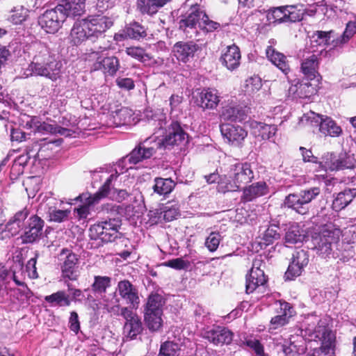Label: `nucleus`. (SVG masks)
I'll use <instances>...</instances> for the list:
<instances>
[{
	"instance_id": "nucleus-1",
	"label": "nucleus",
	"mask_w": 356,
	"mask_h": 356,
	"mask_svg": "<svg viewBox=\"0 0 356 356\" xmlns=\"http://www.w3.org/2000/svg\"><path fill=\"white\" fill-rule=\"evenodd\" d=\"M35 54L26 69V76H40L56 81L61 76L63 64L51 54L49 48L42 43L34 45Z\"/></svg>"
},
{
	"instance_id": "nucleus-2",
	"label": "nucleus",
	"mask_w": 356,
	"mask_h": 356,
	"mask_svg": "<svg viewBox=\"0 0 356 356\" xmlns=\"http://www.w3.org/2000/svg\"><path fill=\"white\" fill-rule=\"evenodd\" d=\"M305 334L312 340L320 341L321 346L314 352V356H334L335 337L327 326L326 319L316 315L308 316L303 323Z\"/></svg>"
},
{
	"instance_id": "nucleus-3",
	"label": "nucleus",
	"mask_w": 356,
	"mask_h": 356,
	"mask_svg": "<svg viewBox=\"0 0 356 356\" xmlns=\"http://www.w3.org/2000/svg\"><path fill=\"white\" fill-rule=\"evenodd\" d=\"M112 25L113 22L105 16H89L74 22L70 35L75 44L86 40L93 41L101 37Z\"/></svg>"
},
{
	"instance_id": "nucleus-4",
	"label": "nucleus",
	"mask_w": 356,
	"mask_h": 356,
	"mask_svg": "<svg viewBox=\"0 0 356 356\" xmlns=\"http://www.w3.org/2000/svg\"><path fill=\"white\" fill-rule=\"evenodd\" d=\"M341 236V230L332 222L321 227L318 232L312 236L313 249L322 257H327L332 252V246L337 243Z\"/></svg>"
},
{
	"instance_id": "nucleus-5",
	"label": "nucleus",
	"mask_w": 356,
	"mask_h": 356,
	"mask_svg": "<svg viewBox=\"0 0 356 356\" xmlns=\"http://www.w3.org/2000/svg\"><path fill=\"white\" fill-rule=\"evenodd\" d=\"M165 299L159 293H152L147 298L144 310V318L147 327L154 332L158 331L162 326L163 307Z\"/></svg>"
},
{
	"instance_id": "nucleus-6",
	"label": "nucleus",
	"mask_w": 356,
	"mask_h": 356,
	"mask_svg": "<svg viewBox=\"0 0 356 356\" xmlns=\"http://www.w3.org/2000/svg\"><path fill=\"white\" fill-rule=\"evenodd\" d=\"M226 177L227 191H234L241 185L250 182L254 178V173L250 163L236 162L230 165Z\"/></svg>"
},
{
	"instance_id": "nucleus-7",
	"label": "nucleus",
	"mask_w": 356,
	"mask_h": 356,
	"mask_svg": "<svg viewBox=\"0 0 356 356\" xmlns=\"http://www.w3.org/2000/svg\"><path fill=\"white\" fill-rule=\"evenodd\" d=\"M120 226V221L115 218L99 222L90 227L89 236L92 240L111 242L118 237Z\"/></svg>"
},
{
	"instance_id": "nucleus-8",
	"label": "nucleus",
	"mask_w": 356,
	"mask_h": 356,
	"mask_svg": "<svg viewBox=\"0 0 356 356\" xmlns=\"http://www.w3.org/2000/svg\"><path fill=\"white\" fill-rule=\"evenodd\" d=\"M156 145L161 148H170L175 145H185L188 143V135L178 122H172L162 139L156 138Z\"/></svg>"
},
{
	"instance_id": "nucleus-9",
	"label": "nucleus",
	"mask_w": 356,
	"mask_h": 356,
	"mask_svg": "<svg viewBox=\"0 0 356 356\" xmlns=\"http://www.w3.org/2000/svg\"><path fill=\"white\" fill-rule=\"evenodd\" d=\"M156 137L151 136L139 143L127 156L122 159V163L128 162L136 165L144 160L151 158L159 149L156 145Z\"/></svg>"
},
{
	"instance_id": "nucleus-10",
	"label": "nucleus",
	"mask_w": 356,
	"mask_h": 356,
	"mask_svg": "<svg viewBox=\"0 0 356 356\" xmlns=\"http://www.w3.org/2000/svg\"><path fill=\"white\" fill-rule=\"evenodd\" d=\"M63 10L62 6H58L47 10L38 19L41 28L48 33H56L66 19L65 15L62 12Z\"/></svg>"
},
{
	"instance_id": "nucleus-11",
	"label": "nucleus",
	"mask_w": 356,
	"mask_h": 356,
	"mask_svg": "<svg viewBox=\"0 0 356 356\" xmlns=\"http://www.w3.org/2000/svg\"><path fill=\"white\" fill-rule=\"evenodd\" d=\"M267 19L270 23L296 22L302 20V13L294 6H280L270 10Z\"/></svg>"
},
{
	"instance_id": "nucleus-12",
	"label": "nucleus",
	"mask_w": 356,
	"mask_h": 356,
	"mask_svg": "<svg viewBox=\"0 0 356 356\" xmlns=\"http://www.w3.org/2000/svg\"><path fill=\"white\" fill-rule=\"evenodd\" d=\"M44 221L37 215H31L27 220L21 235L22 243H33L40 240L42 235Z\"/></svg>"
},
{
	"instance_id": "nucleus-13",
	"label": "nucleus",
	"mask_w": 356,
	"mask_h": 356,
	"mask_svg": "<svg viewBox=\"0 0 356 356\" xmlns=\"http://www.w3.org/2000/svg\"><path fill=\"white\" fill-rule=\"evenodd\" d=\"M120 315L124 318L123 334L127 339L131 340L136 337L142 330V322L139 316L129 307H122Z\"/></svg>"
},
{
	"instance_id": "nucleus-14",
	"label": "nucleus",
	"mask_w": 356,
	"mask_h": 356,
	"mask_svg": "<svg viewBox=\"0 0 356 356\" xmlns=\"http://www.w3.org/2000/svg\"><path fill=\"white\" fill-rule=\"evenodd\" d=\"M204 10L197 4L192 6L185 15L179 22V28L185 33L197 32L196 29L200 28Z\"/></svg>"
},
{
	"instance_id": "nucleus-15",
	"label": "nucleus",
	"mask_w": 356,
	"mask_h": 356,
	"mask_svg": "<svg viewBox=\"0 0 356 356\" xmlns=\"http://www.w3.org/2000/svg\"><path fill=\"white\" fill-rule=\"evenodd\" d=\"M308 252L304 250H297L292 255L288 269L285 273L286 280H293L301 275L305 267L309 263Z\"/></svg>"
},
{
	"instance_id": "nucleus-16",
	"label": "nucleus",
	"mask_w": 356,
	"mask_h": 356,
	"mask_svg": "<svg viewBox=\"0 0 356 356\" xmlns=\"http://www.w3.org/2000/svg\"><path fill=\"white\" fill-rule=\"evenodd\" d=\"M277 315L270 321L269 330H277L286 325L293 316L294 310L289 302L279 300L275 302Z\"/></svg>"
},
{
	"instance_id": "nucleus-17",
	"label": "nucleus",
	"mask_w": 356,
	"mask_h": 356,
	"mask_svg": "<svg viewBox=\"0 0 356 356\" xmlns=\"http://www.w3.org/2000/svg\"><path fill=\"white\" fill-rule=\"evenodd\" d=\"M323 162L319 163V168L327 170H340L346 168H352L353 162L346 155L336 156L334 154L327 153L323 158Z\"/></svg>"
},
{
	"instance_id": "nucleus-18",
	"label": "nucleus",
	"mask_w": 356,
	"mask_h": 356,
	"mask_svg": "<svg viewBox=\"0 0 356 356\" xmlns=\"http://www.w3.org/2000/svg\"><path fill=\"white\" fill-rule=\"evenodd\" d=\"M261 259H254L250 273L246 277L245 291L247 293H252L258 286L264 285L266 279L264 270L260 268Z\"/></svg>"
},
{
	"instance_id": "nucleus-19",
	"label": "nucleus",
	"mask_w": 356,
	"mask_h": 356,
	"mask_svg": "<svg viewBox=\"0 0 356 356\" xmlns=\"http://www.w3.org/2000/svg\"><path fill=\"white\" fill-rule=\"evenodd\" d=\"M60 259L63 261L61 269L63 276L71 280H76L77 255L68 249H63L60 254Z\"/></svg>"
},
{
	"instance_id": "nucleus-20",
	"label": "nucleus",
	"mask_w": 356,
	"mask_h": 356,
	"mask_svg": "<svg viewBox=\"0 0 356 356\" xmlns=\"http://www.w3.org/2000/svg\"><path fill=\"white\" fill-rule=\"evenodd\" d=\"M118 291L120 297L133 309L138 307L140 300L136 287L129 280H122L118 284Z\"/></svg>"
},
{
	"instance_id": "nucleus-21",
	"label": "nucleus",
	"mask_w": 356,
	"mask_h": 356,
	"mask_svg": "<svg viewBox=\"0 0 356 356\" xmlns=\"http://www.w3.org/2000/svg\"><path fill=\"white\" fill-rule=\"evenodd\" d=\"M29 211L26 208L17 211L6 223L5 232H8L6 236L10 237L17 235L21 230H23L26 220L29 218Z\"/></svg>"
},
{
	"instance_id": "nucleus-22",
	"label": "nucleus",
	"mask_w": 356,
	"mask_h": 356,
	"mask_svg": "<svg viewBox=\"0 0 356 356\" xmlns=\"http://www.w3.org/2000/svg\"><path fill=\"white\" fill-rule=\"evenodd\" d=\"M199 49V46L193 42H177L172 49L174 56L183 63L188 62Z\"/></svg>"
},
{
	"instance_id": "nucleus-23",
	"label": "nucleus",
	"mask_w": 356,
	"mask_h": 356,
	"mask_svg": "<svg viewBox=\"0 0 356 356\" xmlns=\"http://www.w3.org/2000/svg\"><path fill=\"white\" fill-rule=\"evenodd\" d=\"M94 70H102L106 76H113L120 68L119 59L114 56H108L102 59L98 58L92 65Z\"/></svg>"
},
{
	"instance_id": "nucleus-24",
	"label": "nucleus",
	"mask_w": 356,
	"mask_h": 356,
	"mask_svg": "<svg viewBox=\"0 0 356 356\" xmlns=\"http://www.w3.org/2000/svg\"><path fill=\"white\" fill-rule=\"evenodd\" d=\"M75 200L81 203L79 207L74 209V214L79 220L87 218L90 213V207L99 203L89 193L80 194Z\"/></svg>"
},
{
	"instance_id": "nucleus-25",
	"label": "nucleus",
	"mask_w": 356,
	"mask_h": 356,
	"mask_svg": "<svg viewBox=\"0 0 356 356\" xmlns=\"http://www.w3.org/2000/svg\"><path fill=\"white\" fill-rule=\"evenodd\" d=\"M220 99L214 90H203L196 98V104L203 109H212L216 107Z\"/></svg>"
},
{
	"instance_id": "nucleus-26",
	"label": "nucleus",
	"mask_w": 356,
	"mask_h": 356,
	"mask_svg": "<svg viewBox=\"0 0 356 356\" xmlns=\"http://www.w3.org/2000/svg\"><path fill=\"white\" fill-rule=\"evenodd\" d=\"M170 0H137V10L142 15L153 16Z\"/></svg>"
},
{
	"instance_id": "nucleus-27",
	"label": "nucleus",
	"mask_w": 356,
	"mask_h": 356,
	"mask_svg": "<svg viewBox=\"0 0 356 356\" xmlns=\"http://www.w3.org/2000/svg\"><path fill=\"white\" fill-rule=\"evenodd\" d=\"M246 136V131L239 125L227 124L224 128V137L233 145H239Z\"/></svg>"
},
{
	"instance_id": "nucleus-28",
	"label": "nucleus",
	"mask_w": 356,
	"mask_h": 356,
	"mask_svg": "<svg viewBox=\"0 0 356 356\" xmlns=\"http://www.w3.org/2000/svg\"><path fill=\"white\" fill-rule=\"evenodd\" d=\"M266 54L268 60L284 74L289 72L290 67L286 57L283 54L276 51L272 46L267 47Z\"/></svg>"
},
{
	"instance_id": "nucleus-29",
	"label": "nucleus",
	"mask_w": 356,
	"mask_h": 356,
	"mask_svg": "<svg viewBox=\"0 0 356 356\" xmlns=\"http://www.w3.org/2000/svg\"><path fill=\"white\" fill-rule=\"evenodd\" d=\"M268 192V189L266 184L264 181H259L243 189L242 199L245 202H250L259 197L266 195Z\"/></svg>"
},
{
	"instance_id": "nucleus-30",
	"label": "nucleus",
	"mask_w": 356,
	"mask_h": 356,
	"mask_svg": "<svg viewBox=\"0 0 356 356\" xmlns=\"http://www.w3.org/2000/svg\"><path fill=\"white\" fill-rule=\"evenodd\" d=\"M58 6H62V12L67 17L80 16L85 10V0H64L63 3L58 4Z\"/></svg>"
},
{
	"instance_id": "nucleus-31",
	"label": "nucleus",
	"mask_w": 356,
	"mask_h": 356,
	"mask_svg": "<svg viewBox=\"0 0 356 356\" xmlns=\"http://www.w3.org/2000/svg\"><path fill=\"white\" fill-rule=\"evenodd\" d=\"M356 196V188H347L339 193L332 202V208L338 211L348 206Z\"/></svg>"
},
{
	"instance_id": "nucleus-32",
	"label": "nucleus",
	"mask_w": 356,
	"mask_h": 356,
	"mask_svg": "<svg viewBox=\"0 0 356 356\" xmlns=\"http://www.w3.org/2000/svg\"><path fill=\"white\" fill-rule=\"evenodd\" d=\"M56 124H51L45 122H41L37 117H31L26 121L25 127L30 129L34 133L55 134Z\"/></svg>"
},
{
	"instance_id": "nucleus-33",
	"label": "nucleus",
	"mask_w": 356,
	"mask_h": 356,
	"mask_svg": "<svg viewBox=\"0 0 356 356\" xmlns=\"http://www.w3.org/2000/svg\"><path fill=\"white\" fill-rule=\"evenodd\" d=\"M241 52L239 48L235 44L227 46L226 53L224 54V63L227 68L233 71L240 65Z\"/></svg>"
},
{
	"instance_id": "nucleus-34",
	"label": "nucleus",
	"mask_w": 356,
	"mask_h": 356,
	"mask_svg": "<svg viewBox=\"0 0 356 356\" xmlns=\"http://www.w3.org/2000/svg\"><path fill=\"white\" fill-rule=\"evenodd\" d=\"M319 131L325 136L331 137H338L342 134V129L340 126L331 118L323 116L321 119Z\"/></svg>"
},
{
	"instance_id": "nucleus-35",
	"label": "nucleus",
	"mask_w": 356,
	"mask_h": 356,
	"mask_svg": "<svg viewBox=\"0 0 356 356\" xmlns=\"http://www.w3.org/2000/svg\"><path fill=\"white\" fill-rule=\"evenodd\" d=\"M304 238V231L298 224H292L286 229L284 242L287 246L302 243Z\"/></svg>"
},
{
	"instance_id": "nucleus-36",
	"label": "nucleus",
	"mask_w": 356,
	"mask_h": 356,
	"mask_svg": "<svg viewBox=\"0 0 356 356\" xmlns=\"http://www.w3.org/2000/svg\"><path fill=\"white\" fill-rule=\"evenodd\" d=\"M318 58L316 54H311L301 63V71L310 79H314L318 73Z\"/></svg>"
},
{
	"instance_id": "nucleus-37",
	"label": "nucleus",
	"mask_w": 356,
	"mask_h": 356,
	"mask_svg": "<svg viewBox=\"0 0 356 356\" xmlns=\"http://www.w3.org/2000/svg\"><path fill=\"white\" fill-rule=\"evenodd\" d=\"M278 227L275 225H270L265 230L262 236L259 237L257 244L261 249L266 248L280 238V235L278 233Z\"/></svg>"
},
{
	"instance_id": "nucleus-38",
	"label": "nucleus",
	"mask_w": 356,
	"mask_h": 356,
	"mask_svg": "<svg viewBox=\"0 0 356 356\" xmlns=\"http://www.w3.org/2000/svg\"><path fill=\"white\" fill-rule=\"evenodd\" d=\"M118 177V175L117 172L111 174L106 179L104 184L99 189V191L97 193L92 194V197L95 200H96L98 202H99V201L102 198L106 197L107 196L111 195V197H112V196L113 195V190H115V188H113L112 183L114 180H116Z\"/></svg>"
},
{
	"instance_id": "nucleus-39",
	"label": "nucleus",
	"mask_w": 356,
	"mask_h": 356,
	"mask_svg": "<svg viewBox=\"0 0 356 356\" xmlns=\"http://www.w3.org/2000/svg\"><path fill=\"white\" fill-rule=\"evenodd\" d=\"M176 183L171 178L156 177L154 179L153 190L160 195H166L172 191Z\"/></svg>"
},
{
	"instance_id": "nucleus-40",
	"label": "nucleus",
	"mask_w": 356,
	"mask_h": 356,
	"mask_svg": "<svg viewBox=\"0 0 356 356\" xmlns=\"http://www.w3.org/2000/svg\"><path fill=\"white\" fill-rule=\"evenodd\" d=\"M44 300L51 307H67L71 304L69 296L64 291H58L44 297Z\"/></svg>"
},
{
	"instance_id": "nucleus-41",
	"label": "nucleus",
	"mask_w": 356,
	"mask_h": 356,
	"mask_svg": "<svg viewBox=\"0 0 356 356\" xmlns=\"http://www.w3.org/2000/svg\"><path fill=\"white\" fill-rule=\"evenodd\" d=\"M284 205L301 215L307 214L309 212V208H306V206L296 193L287 195L284 200Z\"/></svg>"
},
{
	"instance_id": "nucleus-42",
	"label": "nucleus",
	"mask_w": 356,
	"mask_h": 356,
	"mask_svg": "<svg viewBox=\"0 0 356 356\" xmlns=\"http://www.w3.org/2000/svg\"><path fill=\"white\" fill-rule=\"evenodd\" d=\"M145 117L149 125L154 127V129H161L166 124L165 114L160 111L153 112L152 111L147 110Z\"/></svg>"
},
{
	"instance_id": "nucleus-43",
	"label": "nucleus",
	"mask_w": 356,
	"mask_h": 356,
	"mask_svg": "<svg viewBox=\"0 0 356 356\" xmlns=\"http://www.w3.org/2000/svg\"><path fill=\"white\" fill-rule=\"evenodd\" d=\"M111 286V278L108 276L95 275L91 285L92 291L97 294L102 295Z\"/></svg>"
},
{
	"instance_id": "nucleus-44",
	"label": "nucleus",
	"mask_w": 356,
	"mask_h": 356,
	"mask_svg": "<svg viewBox=\"0 0 356 356\" xmlns=\"http://www.w3.org/2000/svg\"><path fill=\"white\" fill-rule=\"evenodd\" d=\"M124 33L127 37L135 40H139L147 36L146 29L138 22L129 24L125 27Z\"/></svg>"
},
{
	"instance_id": "nucleus-45",
	"label": "nucleus",
	"mask_w": 356,
	"mask_h": 356,
	"mask_svg": "<svg viewBox=\"0 0 356 356\" xmlns=\"http://www.w3.org/2000/svg\"><path fill=\"white\" fill-rule=\"evenodd\" d=\"M254 134L260 136L263 140H268L274 136L277 132L275 125H269L262 122H257L254 127Z\"/></svg>"
},
{
	"instance_id": "nucleus-46",
	"label": "nucleus",
	"mask_w": 356,
	"mask_h": 356,
	"mask_svg": "<svg viewBox=\"0 0 356 356\" xmlns=\"http://www.w3.org/2000/svg\"><path fill=\"white\" fill-rule=\"evenodd\" d=\"M179 215V207L177 204H167L161 209L159 218L167 222L172 221Z\"/></svg>"
},
{
	"instance_id": "nucleus-47",
	"label": "nucleus",
	"mask_w": 356,
	"mask_h": 356,
	"mask_svg": "<svg viewBox=\"0 0 356 356\" xmlns=\"http://www.w3.org/2000/svg\"><path fill=\"white\" fill-rule=\"evenodd\" d=\"M323 115L309 111L305 113L300 119L299 124L307 127H320V123Z\"/></svg>"
},
{
	"instance_id": "nucleus-48",
	"label": "nucleus",
	"mask_w": 356,
	"mask_h": 356,
	"mask_svg": "<svg viewBox=\"0 0 356 356\" xmlns=\"http://www.w3.org/2000/svg\"><path fill=\"white\" fill-rule=\"evenodd\" d=\"M321 193L318 187H312L307 190L300 191L296 193L298 197L302 200L306 208H309V204L314 200Z\"/></svg>"
},
{
	"instance_id": "nucleus-49",
	"label": "nucleus",
	"mask_w": 356,
	"mask_h": 356,
	"mask_svg": "<svg viewBox=\"0 0 356 356\" xmlns=\"http://www.w3.org/2000/svg\"><path fill=\"white\" fill-rule=\"evenodd\" d=\"M356 33V22H349L346 24V29L343 35L336 40L333 39L332 42H335L334 46H338L346 43Z\"/></svg>"
},
{
	"instance_id": "nucleus-50",
	"label": "nucleus",
	"mask_w": 356,
	"mask_h": 356,
	"mask_svg": "<svg viewBox=\"0 0 356 356\" xmlns=\"http://www.w3.org/2000/svg\"><path fill=\"white\" fill-rule=\"evenodd\" d=\"M262 87V81L260 77L254 76L248 78L245 82V92L252 95L258 92Z\"/></svg>"
},
{
	"instance_id": "nucleus-51",
	"label": "nucleus",
	"mask_w": 356,
	"mask_h": 356,
	"mask_svg": "<svg viewBox=\"0 0 356 356\" xmlns=\"http://www.w3.org/2000/svg\"><path fill=\"white\" fill-rule=\"evenodd\" d=\"M131 117V111L127 108H122L113 114V122L117 127L124 125L130 122Z\"/></svg>"
},
{
	"instance_id": "nucleus-52",
	"label": "nucleus",
	"mask_w": 356,
	"mask_h": 356,
	"mask_svg": "<svg viewBox=\"0 0 356 356\" xmlns=\"http://www.w3.org/2000/svg\"><path fill=\"white\" fill-rule=\"evenodd\" d=\"M11 13L10 21L15 24H19L26 20L29 10L23 6H17L12 9Z\"/></svg>"
},
{
	"instance_id": "nucleus-53",
	"label": "nucleus",
	"mask_w": 356,
	"mask_h": 356,
	"mask_svg": "<svg viewBox=\"0 0 356 356\" xmlns=\"http://www.w3.org/2000/svg\"><path fill=\"white\" fill-rule=\"evenodd\" d=\"M125 51L127 55L143 63L149 61L151 59V57L147 54H146L145 50L141 47H127L126 48Z\"/></svg>"
},
{
	"instance_id": "nucleus-54",
	"label": "nucleus",
	"mask_w": 356,
	"mask_h": 356,
	"mask_svg": "<svg viewBox=\"0 0 356 356\" xmlns=\"http://www.w3.org/2000/svg\"><path fill=\"white\" fill-rule=\"evenodd\" d=\"M334 31H318L312 35V41H315L318 45H327L330 44L331 38H334Z\"/></svg>"
},
{
	"instance_id": "nucleus-55",
	"label": "nucleus",
	"mask_w": 356,
	"mask_h": 356,
	"mask_svg": "<svg viewBox=\"0 0 356 356\" xmlns=\"http://www.w3.org/2000/svg\"><path fill=\"white\" fill-rule=\"evenodd\" d=\"M158 356H179L177 345L170 341L163 343L161 346Z\"/></svg>"
},
{
	"instance_id": "nucleus-56",
	"label": "nucleus",
	"mask_w": 356,
	"mask_h": 356,
	"mask_svg": "<svg viewBox=\"0 0 356 356\" xmlns=\"http://www.w3.org/2000/svg\"><path fill=\"white\" fill-rule=\"evenodd\" d=\"M49 217L51 221L61 222L67 219L70 211L68 210L49 209Z\"/></svg>"
},
{
	"instance_id": "nucleus-57",
	"label": "nucleus",
	"mask_w": 356,
	"mask_h": 356,
	"mask_svg": "<svg viewBox=\"0 0 356 356\" xmlns=\"http://www.w3.org/2000/svg\"><path fill=\"white\" fill-rule=\"evenodd\" d=\"M39 256V253L38 251H35L34 253V257L31 258L26 266V270L28 272V275L30 278L35 279L38 277V274L36 268V262L37 259Z\"/></svg>"
},
{
	"instance_id": "nucleus-58",
	"label": "nucleus",
	"mask_w": 356,
	"mask_h": 356,
	"mask_svg": "<svg viewBox=\"0 0 356 356\" xmlns=\"http://www.w3.org/2000/svg\"><path fill=\"white\" fill-rule=\"evenodd\" d=\"M220 27V24L211 21L204 13V16L202 17V22L200 24V29L205 30L207 32H211L216 30Z\"/></svg>"
},
{
	"instance_id": "nucleus-59",
	"label": "nucleus",
	"mask_w": 356,
	"mask_h": 356,
	"mask_svg": "<svg viewBox=\"0 0 356 356\" xmlns=\"http://www.w3.org/2000/svg\"><path fill=\"white\" fill-rule=\"evenodd\" d=\"M220 241V236L219 234L211 233L206 239L205 245L207 248L211 251H215L219 244Z\"/></svg>"
},
{
	"instance_id": "nucleus-60",
	"label": "nucleus",
	"mask_w": 356,
	"mask_h": 356,
	"mask_svg": "<svg viewBox=\"0 0 356 356\" xmlns=\"http://www.w3.org/2000/svg\"><path fill=\"white\" fill-rule=\"evenodd\" d=\"M245 343L250 348L254 351L257 356H268L265 354L264 346L259 340L249 339L246 341Z\"/></svg>"
},
{
	"instance_id": "nucleus-61",
	"label": "nucleus",
	"mask_w": 356,
	"mask_h": 356,
	"mask_svg": "<svg viewBox=\"0 0 356 356\" xmlns=\"http://www.w3.org/2000/svg\"><path fill=\"white\" fill-rule=\"evenodd\" d=\"M229 215L232 217L234 213H236L234 220L240 223L248 222L250 216H247V211L243 208H238L235 211L228 210Z\"/></svg>"
},
{
	"instance_id": "nucleus-62",
	"label": "nucleus",
	"mask_w": 356,
	"mask_h": 356,
	"mask_svg": "<svg viewBox=\"0 0 356 356\" xmlns=\"http://www.w3.org/2000/svg\"><path fill=\"white\" fill-rule=\"evenodd\" d=\"M188 264L189 263L182 258L173 259L165 262V266L176 270L185 269L188 266Z\"/></svg>"
},
{
	"instance_id": "nucleus-63",
	"label": "nucleus",
	"mask_w": 356,
	"mask_h": 356,
	"mask_svg": "<svg viewBox=\"0 0 356 356\" xmlns=\"http://www.w3.org/2000/svg\"><path fill=\"white\" fill-rule=\"evenodd\" d=\"M240 113V109L236 105L229 106L224 111V120H235Z\"/></svg>"
},
{
	"instance_id": "nucleus-64",
	"label": "nucleus",
	"mask_w": 356,
	"mask_h": 356,
	"mask_svg": "<svg viewBox=\"0 0 356 356\" xmlns=\"http://www.w3.org/2000/svg\"><path fill=\"white\" fill-rule=\"evenodd\" d=\"M69 327L70 329L76 334H77L80 330L79 316L76 312H72L70 313Z\"/></svg>"
}]
</instances>
